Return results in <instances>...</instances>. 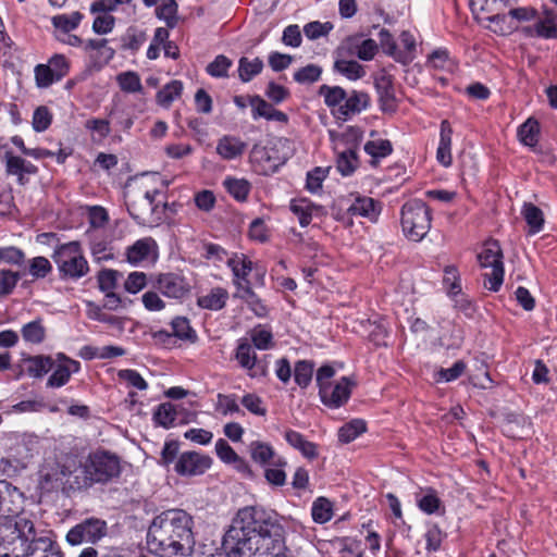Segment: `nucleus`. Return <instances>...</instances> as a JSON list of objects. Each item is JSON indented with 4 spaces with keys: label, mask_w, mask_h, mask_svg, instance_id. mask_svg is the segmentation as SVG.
I'll return each instance as SVG.
<instances>
[{
    "label": "nucleus",
    "mask_w": 557,
    "mask_h": 557,
    "mask_svg": "<svg viewBox=\"0 0 557 557\" xmlns=\"http://www.w3.org/2000/svg\"><path fill=\"white\" fill-rule=\"evenodd\" d=\"M215 409L222 416L242 412L235 395L218 394Z\"/></svg>",
    "instance_id": "bf43d9fd"
},
{
    "label": "nucleus",
    "mask_w": 557,
    "mask_h": 557,
    "mask_svg": "<svg viewBox=\"0 0 557 557\" xmlns=\"http://www.w3.org/2000/svg\"><path fill=\"white\" fill-rule=\"evenodd\" d=\"M35 79L40 88H47L59 81L54 77V73L49 64H38L35 67Z\"/></svg>",
    "instance_id": "e2e57ef3"
},
{
    "label": "nucleus",
    "mask_w": 557,
    "mask_h": 557,
    "mask_svg": "<svg viewBox=\"0 0 557 557\" xmlns=\"http://www.w3.org/2000/svg\"><path fill=\"white\" fill-rule=\"evenodd\" d=\"M319 95L324 98L325 104L332 109V112L343 106L346 98L345 89L339 86L322 85L319 88Z\"/></svg>",
    "instance_id": "c9c22d12"
},
{
    "label": "nucleus",
    "mask_w": 557,
    "mask_h": 557,
    "mask_svg": "<svg viewBox=\"0 0 557 557\" xmlns=\"http://www.w3.org/2000/svg\"><path fill=\"white\" fill-rule=\"evenodd\" d=\"M154 287L170 298H183L189 290L185 280L174 273L159 274Z\"/></svg>",
    "instance_id": "4468645a"
},
{
    "label": "nucleus",
    "mask_w": 557,
    "mask_h": 557,
    "mask_svg": "<svg viewBox=\"0 0 557 557\" xmlns=\"http://www.w3.org/2000/svg\"><path fill=\"white\" fill-rule=\"evenodd\" d=\"M330 137L337 154V170L344 176L352 174L359 165L357 151L362 139L361 133L357 128L349 127L341 134L330 132Z\"/></svg>",
    "instance_id": "39448f33"
},
{
    "label": "nucleus",
    "mask_w": 557,
    "mask_h": 557,
    "mask_svg": "<svg viewBox=\"0 0 557 557\" xmlns=\"http://www.w3.org/2000/svg\"><path fill=\"white\" fill-rule=\"evenodd\" d=\"M556 14L552 10H545L541 16L535 17L532 26L523 27V33L528 37H540L552 39L557 37Z\"/></svg>",
    "instance_id": "f8f14e48"
},
{
    "label": "nucleus",
    "mask_w": 557,
    "mask_h": 557,
    "mask_svg": "<svg viewBox=\"0 0 557 557\" xmlns=\"http://www.w3.org/2000/svg\"><path fill=\"white\" fill-rule=\"evenodd\" d=\"M117 377L125 382L128 386L135 387L137 389L144 391L147 389L148 384L144 380V377L135 370L124 369L117 372Z\"/></svg>",
    "instance_id": "0e129e2a"
},
{
    "label": "nucleus",
    "mask_w": 557,
    "mask_h": 557,
    "mask_svg": "<svg viewBox=\"0 0 557 557\" xmlns=\"http://www.w3.org/2000/svg\"><path fill=\"white\" fill-rule=\"evenodd\" d=\"M312 518L318 523H325L332 518V505L323 497L318 498L312 506Z\"/></svg>",
    "instance_id": "6e6d98bb"
},
{
    "label": "nucleus",
    "mask_w": 557,
    "mask_h": 557,
    "mask_svg": "<svg viewBox=\"0 0 557 557\" xmlns=\"http://www.w3.org/2000/svg\"><path fill=\"white\" fill-rule=\"evenodd\" d=\"M21 333L26 343L40 344L45 341L46 327L42 324V320L37 319L23 325Z\"/></svg>",
    "instance_id": "58836bf2"
},
{
    "label": "nucleus",
    "mask_w": 557,
    "mask_h": 557,
    "mask_svg": "<svg viewBox=\"0 0 557 557\" xmlns=\"http://www.w3.org/2000/svg\"><path fill=\"white\" fill-rule=\"evenodd\" d=\"M444 285L447 288V293L451 297H458L461 292L460 276L457 269L454 265H447L444 269Z\"/></svg>",
    "instance_id": "8fccbe9b"
},
{
    "label": "nucleus",
    "mask_w": 557,
    "mask_h": 557,
    "mask_svg": "<svg viewBox=\"0 0 557 557\" xmlns=\"http://www.w3.org/2000/svg\"><path fill=\"white\" fill-rule=\"evenodd\" d=\"M227 265L234 274V284L237 286L238 282L246 284L248 275L252 271V262L245 255L234 256L227 260Z\"/></svg>",
    "instance_id": "c85d7f7f"
},
{
    "label": "nucleus",
    "mask_w": 557,
    "mask_h": 557,
    "mask_svg": "<svg viewBox=\"0 0 557 557\" xmlns=\"http://www.w3.org/2000/svg\"><path fill=\"white\" fill-rule=\"evenodd\" d=\"M228 293L222 287L212 288L207 295L200 296L197 300L199 307L208 310H220L224 308Z\"/></svg>",
    "instance_id": "c756f323"
},
{
    "label": "nucleus",
    "mask_w": 557,
    "mask_h": 557,
    "mask_svg": "<svg viewBox=\"0 0 557 557\" xmlns=\"http://www.w3.org/2000/svg\"><path fill=\"white\" fill-rule=\"evenodd\" d=\"M250 104L252 107V116L255 120L258 117H264L268 121H276L281 123H287L288 121V116L284 112L276 110L271 103L258 96L251 98Z\"/></svg>",
    "instance_id": "b1692460"
},
{
    "label": "nucleus",
    "mask_w": 557,
    "mask_h": 557,
    "mask_svg": "<svg viewBox=\"0 0 557 557\" xmlns=\"http://www.w3.org/2000/svg\"><path fill=\"white\" fill-rule=\"evenodd\" d=\"M223 185L238 201H245L251 189V184L245 178L227 177Z\"/></svg>",
    "instance_id": "ea45409f"
},
{
    "label": "nucleus",
    "mask_w": 557,
    "mask_h": 557,
    "mask_svg": "<svg viewBox=\"0 0 557 557\" xmlns=\"http://www.w3.org/2000/svg\"><path fill=\"white\" fill-rule=\"evenodd\" d=\"M249 451L252 460L261 465L268 463L274 457L272 446L259 441L249 445Z\"/></svg>",
    "instance_id": "de8ad7c7"
},
{
    "label": "nucleus",
    "mask_w": 557,
    "mask_h": 557,
    "mask_svg": "<svg viewBox=\"0 0 557 557\" xmlns=\"http://www.w3.org/2000/svg\"><path fill=\"white\" fill-rule=\"evenodd\" d=\"M364 151L374 159L384 158L392 153L393 147L387 139L369 140L364 145Z\"/></svg>",
    "instance_id": "864d4df0"
},
{
    "label": "nucleus",
    "mask_w": 557,
    "mask_h": 557,
    "mask_svg": "<svg viewBox=\"0 0 557 557\" xmlns=\"http://www.w3.org/2000/svg\"><path fill=\"white\" fill-rule=\"evenodd\" d=\"M5 172L8 175L16 176L18 184L27 182L26 175L37 173V166L25 159L13 154L11 151L4 153Z\"/></svg>",
    "instance_id": "6ab92c4d"
},
{
    "label": "nucleus",
    "mask_w": 557,
    "mask_h": 557,
    "mask_svg": "<svg viewBox=\"0 0 557 557\" xmlns=\"http://www.w3.org/2000/svg\"><path fill=\"white\" fill-rule=\"evenodd\" d=\"M320 208L306 199L293 200L290 202L292 212L298 218L299 224L305 227L310 224L312 214Z\"/></svg>",
    "instance_id": "f704fd0d"
},
{
    "label": "nucleus",
    "mask_w": 557,
    "mask_h": 557,
    "mask_svg": "<svg viewBox=\"0 0 557 557\" xmlns=\"http://www.w3.org/2000/svg\"><path fill=\"white\" fill-rule=\"evenodd\" d=\"M253 346L258 349L265 350L273 346V335L270 330L262 325H258L250 333Z\"/></svg>",
    "instance_id": "5fc2aeb1"
},
{
    "label": "nucleus",
    "mask_w": 557,
    "mask_h": 557,
    "mask_svg": "<svg viewBox=\"0 0 557 557\" xmlns=\"http://www.w3.org/2000/svg\"><path fill=\"white\" fill-rule=\"evenodd\" d=\"M156 247L157 244L151 237L138 239L127 248V260L133 264H137L143 260H146Z\"/></svg>",
    "instance_id": "bb28decb"
},
{
    "label": "nucleus",
    "mask_w": 557,
    "mask_h": 557,
    "mask_svg": "<svg viewBox=\"0 0 557 557\" xmlns=\"http://www.w3.org/2000/svg\"><path fill=\"white\" fill-rule=\"evenodd\" d=\"M82 17L79 12H73L70 15L60 14L52 17V24L58 34L66 35L79 25Z\"/></svg>",
    "instance_id": "79ce46f5"
},
{
    "label": "nucleus",
    "mask_w": 557,
    "mask_h": 557,
    "mask_svg": "<svg viewBox=\"0 0 557 557\" xmlns=\"http://www.w3.org/2000/svg\"><path fill=\"white\" fill-rule=\"evenodd\" d=\"M369 104L370 97L367 92L352 90L349 94L346 92L344 104L336 109V111H333V114L339 120L346 121L351 115L366 110Z\"/></svg>",
    "instance_id": "f3484780"
},
{
    "label": "nucleus",
    "mask_w": 557,
    "mask_h": 557,
    "mask_svg": "<svg viewBox=\"0 0 557 557\" xmlns=\"http://www.w3.org/2000/svg\"><path fill=\"white\" fill-rule=\"evenodd\" d=\"M22 494L5 480L0 481V513L7 519H14L17 516Z\"/></svg>",
    "instance_id": "dca6fc26"
},
{
    "label": "nucleus",
    "mask_w": 557,
    "mask_h": 557,
    "mask_svg": "<svg viewBox=\"0 0 557 557\" xmlns=\"http://www.w3.org/2000/svg\"><path fill=\"white\" fill-rule=\"evenodd\" d=\"M334 69L352 81L361 78L364 75L362 65L354 60H337L334 63Z\"/></svg>",
    "instance_id": "c03bdc74"
},
{
    "label": "nucleus",
    "mask_w": 557,
    "mask_h": 557,
    "mask_svg": "<svg viewBox=\"0 0 557 557\" xmlns=\"http://www.w3.org/2000/svg\"><path fill=\"white\" fill-rule=\"evenodd\" d=\"M503 253L497 242L485 243L482 251L478 255L479 263L482 268L488 269L484 273V286L490 290L497 292L504 281Z\"/></svg>",
    "instance_id": "6e6552de"
},
{
    "label": "nucleus",
    "mask_w": 557,
    "mask_h": 557,
    "mask_svg": "<svg viewBox=\"0 0 557 557\" xmlns=\"http://www.w3.org/2000/svg\"><path fill=\"white\" fill-rule=\"evenodd\" d=\"M119 272L111 269L101 270L97 275L98 286L103 293L113 292Z\"/></svg>",
    "instance_id": "338daca9"
},
{
    "label": "nucleus",
    "mask_w": 557,
    "mask_h": 557,
    "mask_svg": "<svg viewBox=\"0 0 557 557\" xmlns=\"http://www.w3.org/2000/svg\"><path fill=\"white\" fill-rule=\"evenodd\" d=\"M484 18L490 23L487 27L495 34L504 36L516 30L509 11L507 13L504 11L498 12L496 15H487Z\"/></svg>",
    "instance_id": "473e14b6"
},
{
    "label": "nucleus",
    "mask_w": 557,
    "mask_h": 557,
    "mask_svg": "<svg viewBox=\"0 0 557 557\" xmlns=\"http://www.w3.org/2000/svg\"><path fill=\"white\" fill-rule=\"evenodd\" d=\"M235 358L243 368L248 370L249 376L258 377L265 375V367L257 362V355L250 344L246 342L240 343L237 346Z\"/></svg>",
    "instance_id": "412c9836"
},
{
    "label": "nucleus",
    "mask_w": 557,
    "mask_h": 557,
    "mask_svg": "<svg viewBox=\"0 0 557 557\" xmlns=\"http://www.w3.org/2000/svg\"><path fill=\"white\" fill-rule=\"evenodd\" d=\"M215 451L219 458L226 463H244V460L235 453L230 444L220 438L215 443Z\"/></svg>",
    "instance_id": "052dcab7"
},
{
    "label": "nucleus",
    "mask_w": 557,
    "mask_h": 557,
    "mask_svg": "<svg viewBox=\"0 0 557 557\" xmlns=\"http://www.w3.org/2000/svg\"><path fill=\"white\" fill-rule=\"evenodd\" d=\"M509 14L515 25V29H519L521 23L535 20L537 11L532 7H520L509 9Z\"/></svg>",
    "instance_id": "680f3d73"
},
{
    "label": "nucleus",
    "mask_w": 557,
    "mask_h": 557,
    "mask_svg": "<svg viewBox=\"0 0 557 557\" xmlns=\"http://www.w3.org/2000/svg\"><path fill=\"white\" fill-rule=\"evenodd\" d=\"M540 136V124L539 122L530 117L519 128L518 137L520 141L529 147H535Z\"/></svg>",
    "instance_id": "e433bc0d"
},
{
    "label": "nucleus",
    "mask_w": 557,
    "mask_h": 557,
    "mask_svg": "<svg viewBox=\"0 0 557 557\" xmlns=\"http://www.w3.org/2000/svg\"><path fill=\"white\" fill-rule=\"evenodd\" d=\"M35 534L32 520L16 516L0 524V557H24L26 542Z\"/></svg>",
    "instance_id": "20e7f679"
},
{
    "label": "nucleus",
    "mask_w": 557,
    "mask_h": 557,
    "mask_svg": "<svg viewBox=\"0 0 557 557\" xmlns=\"http://www.w3.org/2000/svg\"><path fill=\"white\" fill-rule=\"evenodd\" d=\"M222 547L230 557H287L284 527L255 506L238 510L223 536Z\"/></svg>",
    "instance_id": "f257e3e1"
},
{
    "label": "nucleus",
    "mask_w": 557,
    "mask_h": 557,
    "mask_svg": "<svg viewBox=\"0 0 557 557\" xmlns=\"http://www.w3.org/2000/svg\"><path fill=\"white\" fill-rule=\"evenodd\" d=\"M522 215L530 227V233H539L544 225L543 211L531 202H527L522 208Z\"/></svg>",
    "instance_id": "4c0bfd02"
},
{
    "label": "nucleus",
    "mask_w": 557,
    "mask_h": 557,
    "mask_svg": "<svg viewBox=\"0 0 557 557\" xmlns=\"http://www.w3.org/2000/svg\"><path fill=\"white\" fill-rule=\"evenodd\" d=\"M263 69V62L260 58L249 60L246 57H242L238 61V76L243 83L250 82L255 76L261 73Z\"/></svg>",
    "instance_id": "72a5a7b5"
},
{
    "label": "nucleus",
    "mask_w": 557,
    "mask_h": 557,
    "mask_svg": "<svg viewBox=\"0 0 557 557\" xmlns=\"http://www.w3.org/2000/svg\"><path fill=\"white\" fill-rule=\"evenodd\" d=\"M401 228L407 238L412 242L422 240L431 230L432 211L422 200L407 201L400 212Z\"/></svg>",
    "instance_id": "423d86ee"
},
{
    "label": "nucleus",
    "mask_w": 557,
    "mask_h": 557,
    "mask_svg": "<svg viewBox=\"0 0 557 557\" xmlns=\"http://www.w3.org/2000/svg\"><path fill=\"white\" fill-rule=\"evenodd\" d=\"M232 61L223 55H218L211 63L207 65V73L212 77H227Z\"/></svg>",
    "instance_id": "13d9d810"
},
{
    "label": "nucleus",
    "mask_w": 557,
    "mask_h": 557,
    "mask_svg": "<svg viewBox=\"0 0 557 557\" xmlns=\"http://www.w3.org/2000/svg\"><path fill=\"white\" fill-rule=\"evenodd\" d=\"M183 92V83L174 79L164 85L156 96V102L162 108H170L172 102L178 99Z\"/></svg>",
    "instance_id": "7c9ffc66"
},
{
    "label": "nucleus",
    "mask_w": 557,
    "mask_h": 557,
    "mask_svg": "<svg viewBox=\"0 0 557 557\" xmlns=\"http://www.w3.org/2000/svg\"><path fill=\"white\" fill-rule=\"evenodd\" d=\"M159 195L158 189H147L143 195L136 197L132 202L127 205L129 214L139 224L146 225L151 222V216L157 209L154 203L156 197Z\"/></svg>",
    "instance_id": "9b49d317"
},
{
    "label": "nucleus",
    "mask_w": 557,
    "mask_h": 557,
    "mask_svg": "<svg viewBox=\"0 0 557 557\" xmlns=\"http://www.w3.org/2000/svg\"><path fill=\"white\" fill-rule=\"evenodd\" d=\"M193 517L182 509H170L157 516L147 533V547L161 557L186 555L191 552Z\"/></svg>",
    "instance_id": "f03ea898"
},
{
    "label": "nucleus",
    "mask_w": 557,
    "mask_h": 557,
    "mask_svg": "<svg viewBox=\"0 0 557 557\" xmlns=\"http://www.w3.org/2000/svg\"><path fill=\"white\" fill-rule=\"evenodd\" d=\"M53 367V360L49 356H35L28 359V373L34 377H41Z\"/></svg>",
    "instance_id": "49530a36"
},
{
    "label": "nucleus",
    "mask_w": 557,
    "mask_h": 557,
    "mask_svg": "<svg viewBox=\"0 0 557 557\" xmlns=\"http://www.w3.org/2000/svg\"><path fill=\"white\" fill-rule=\"evenodd\" d=\"M366 422L363 420H352L339 429L338 438L343 443H350L357 436L366 432Z\"/></svg>",
    "instance_id": "a18cd8bd"
},
{
    "label": "nucleus",
    "mask_w": 557,
    "mask_h": 557,
    "mask_svg": "<svg viewBox=\"0 0 557 557\" xmlns=\"http://www.w3.org/2000/svg\"><path fill=\"white\" fill-rule=\"evenodd\" d=\"M24 557H63V553L50 536H39L29 540Z\"/></svg>",
    "instance_id": "aec40b11"
},
{
    "label": "nucleus",
    "mask_w": 557,
    "mask_h": 557,
    "mask_svg": "<svg viewBox=\"0 0 557 557\" xmlns=\"http://www.w3.org/2000/svg\"><path fill=\"white\" fill-rule=\"evenodd\" d=\"M116 83L122 91L134 94L143 90L139 75L133 71L122 72L116 75Z\"/></svg>",
    "instance_id": "37998d69"
},
{
    "label": "nucleus",
    "mask_w": 557,
    "mask_h": 557,
    "mask_svg": "<svg viewBox=\"0 0 557 557\" xmlns=\"http://www.w3.org/2000/svg\"><path fill=\"white\" fill-rule=\"evenodd\" d=\"M381 211L382 205L380 201L371 197L357 195L348 207L347 214L350 216H362L370 222H376Z\"/></svg>",
    "instance_id": "a211bd4d"
},
{
    "label": "nucleus",
    "mask_w": 557,
    "mask_h": 557,
    "mask_svg": "<svg viewBox=\"0 0 557 557\" xmlns=\"http://www.w3.org/2000/svg\"><path fill=\"white\" fill-rule=\"evenodd\" d=\"M107 534V522L98 518H89L73 527L66 534L71 545L83 542L96 543Z\"/></svg>",
    "instance_id": "1a4fd4ad"
},
{
    "label": "nucleus",
    "mask_w": 557,
    "mask_h": 557,
    "mask_svg": "<svg viewBox=\"0 0 557 557\" xmlns=\"http://www.w3.org/2000/svg\"><path fill=\"white\" fill-rule=\"evenodd\" d=\"M374 86L382 111L395 112L397 102L392 76L385 72L379 73L374 78Z\"/></svg>",
    "instance_id": "ddd939ff"
},
{
    "label": "nucleus",
    "mask_w": 557,
    "mask_h": 557,
    "mask_svg": "<svg viewBox=\"0 0 557 557\" xmlns=\"http://www.w3.org/2000/svg\"><path fill=\"white\" fill-rule=\"evenodd\" d=\"M313 374V363L300 360L296 362L295 369H294V377L295 382L301 387L306 388L311 380Z\"/></svg>",
    "instance_id": "603ef678"
},
{
    "label": "nucleus",
    "mask_w": 557,
    "mask_h": 557,
    "mask_svg": "<svg viewBox=\"0 0 557 557\" xmlns=\"http://www.w3.org/2000/svg\"><path fill=\"white\" fill-rule=\"evenodd\" d=\"M451 137V125L447 120H443L441 122L440 143L436 151V160L446 168L449 166L453 162Z\"/></svg>",
    "instance_id": "5701e85b"
},
{
    "label": "nucleus",
    "mask_w": 557,
    "mask_h": 557,
    "mask_svg": "<svg viewBox=\"0 0 557 557\" xmlns=\"http://www.w3.org/2000/svg\"><path fill=\"white\" fill-rule=\"evenodd\" d=\"M212 465L210 456L198 451H184L180 454L174 471L182 476H197L203 474Z\"/></svg>",
    "instance_id": "9d476101"
},
{
    "label": "nucleus",
    "mask_w": 557,
    "mask_h": 557,
    "mask_svg": "<svg viewBox=\"0 0 557 557\" xmlns=\"http://www.w3.org/2000/svg\"><path fill=\"white\" fill-rule=\"evenodd\" d=\"M62 277L78 280L89 272V264L78 242L58 246L52 256Z\"/></svg>",
    "instance_id": "0eeeda50"
},
{
    "label": "nucleus",
    "mask_w": 557,
    "mask_h": 557,
    "mask_svg": "<svg viewBox=\"0 0 557 557\" xmlns=\"http://www.w3.org/2000/svg\"><path fill=\"white\" fill-rule=\"evenodd\" d=\"M471 10L475 17L485 21L487 15H496L509 8L508 0H471Z\"/></svg>",
    "instance_id": "a878e982"
},
{
    "label": "nucleus",
    "mask_w": 557,
    "mask_h": 557,
    "mask_svg": "<svg viewBox=\"0 0 557 557\" xmlns=\"http://www.w3.org/2000/svg\"><path fill=\"white\" fill-rule=\"evenodd\" d=\"M354 385L355 382L349 377H342L334 386L325 388V394L320 393L322 403L332 408L341 407L348 400Z\"/></svg>",
    "instance_id": "2eb2a0df"
},
{
    "label": "nucleus",
    "mask_w": 557,
    "mask_h": 557,
    "mask_svg": "<svg viewBox=\"0 0 557 557\" xmlns=\"http://www.w3.org/2000/svg\"><path fill=\"white\" fill-rule=\"evenodd\" d=\"M84 463L85 469L82 470V475H75V480L70 483V488L81 490L94 483H107L121 473L119 457L108 451H96L89 455Z\"/></svg>",
    "instance_id": "7ed1b4c3"
},
{
    "label": "nucleus",
    "mask_w": 557,
    "mask_h": 557,
    "mask_svg": "<svg viewBox=\"0 0 557 557\" xmlns=\"http://www.w3.org/2000/svg\"><path fill=\"white\" fill-rule=\"evenodd\" d=\"M20 280L18 272L11 270L0 271V296L9 295L15 288Z\"/></svg>",
    "instance_id": "774afa93"
},
{
    "label": "nucleus",
    "mask_w": 557,
    "mask_h": 557,
    "mask_svg": "<svg viewBox=\"0 0 557 557\" xmlns=\"http://www.w3.org/2000/svg\"><path fill=\"white\" fill-rule=\"evenodd\" d=\"M333 28L330 22L321 23L318 21L310 22L304 27V33L307 38L314 40L320 37L326 36Z\"/></svg>",
    "instance_id": "69168bd1"
},
{
    "label": "nucleus",
    "mask_w": 557,
    "mask_h": 557,
    "mask_svg": "<svg viewBox=\"0 0 557 557\" xmlns=\"http://www.w3.org/2000/svg\"><path fill=\"white\" fill-rule=\"evenodd\" d=\"M83 469H85V463L78 462L75 457H67L59 465L60 479L70 486V483L75 480V475H82Z\"/></svg>",
    "instance_id": "a19ab883"
},
{
    "label": "nucleus",
    "mask_w": 557,
    "mask_h": 557,
    "mask_svg": "<svg viewBox=\"0 0 557 557\" xmlns=\"http://www.w3.org/2000/svg\"><path fill=\"white\" fill-rule=\"evenodd\" d=\"M81 364L76 360H67V363H58L47 381L48 387L59 388L64 386L73 373H77Z\"/></svg>",
    "instance_id": "393cba45"
},
{
    "label": "nucleus",
    "mask_w": 557,
    "mask_h": 557,
    "mask_svg": "<svg viewBox=\"0 0 557 557\" xmlns=\"http://www.w3.org/2000/svg\"><path fill=\"white\" fill-rule=\"evenodd\" d=\"M247 148V144L239 137L233 135L222 136L215 147V152L223 160H234L240 158Z\"/></svg>",
    "instance_id": "4be33fe9"
},
{
    "label": "nucleus",
    "mask_w": 557,
    "mask_h": 557,
    "mask_svg": "<svg viewBox=\"0 0 557 557\" xmlns=\"http://www.w3.org/2000/svg\"><path fill=\"white\" fill-rule=\"evenodd\" d=\"M153 419L156 423L159 425H162L164 428L172 426L176 419L175 407L171 403H164L159 405L153 414Z\"/></svg>",
    "instance_id": "3c124183"
},
{
    "label": "nucleus",
    "mask_w": 557,
    "mask_h": 557,
    "mask_svg": "<svg viewBox=\"0 0 557 557\" xmlns=\"http://www.w3.org/2000/svg\"><path fill=\"white\" fill-rule=\"evenodd\" d=\"M157 16L164 20L166 25L173 28L177 23V3L175 0H162L156 10Z\"/></svg>",
    "instance_id": "09e8293b"
},
{
    "label": "nucleus",
    "mask_w": 557,
    "mask_h": 557,
    "mask_svg": "<svg viewBox=\"0 0 557 557\" xmlns=\"http://www.w3.org/2000/svg\"><path fill=\"white\" fill-rule=\"evenodd\" d=\"M285 438L290 446L300 450L305 457L314 459L318 456L315 444L307 441L300 433L289 430L285 433Z\"/></svg>",
    "instance_id": "2f4dec72"
},
{
    "label": "nucleus",
    "mask_w": 557,
    "mask_h": 557,
    "mask_svg": "<svg viewBox=\"0 0 557 557\" xmlns=\"http://www.w3.org/2000/svg\"><path fill=\"white\" fill-rule=\"evenodd\" d=\"M238 293L235 296L240 297L250 307V309L258 315L264 317L268 312L267 307L262 304L261 299L253 293L250 283H237Z\"/></svg>",
    "instance_id": "cd10ccee"
},
{
    "label": "nucleus",
    "mask_w": 557,
    "mask_h": 557,
    "mask_svg": "<svg viewBox=\"0 0 557 557\" xmlns=\"http://www.w3.org/2000/svg\"><path fill=\"white\" fill-rule=\"evenodd\" d=\"M322 74V69L315 64H308L299 69L294 74V79L299 84H312L317 82Z\"/></svg>",
    "instance_id": "4d7b16f0"
}]
</instances>
